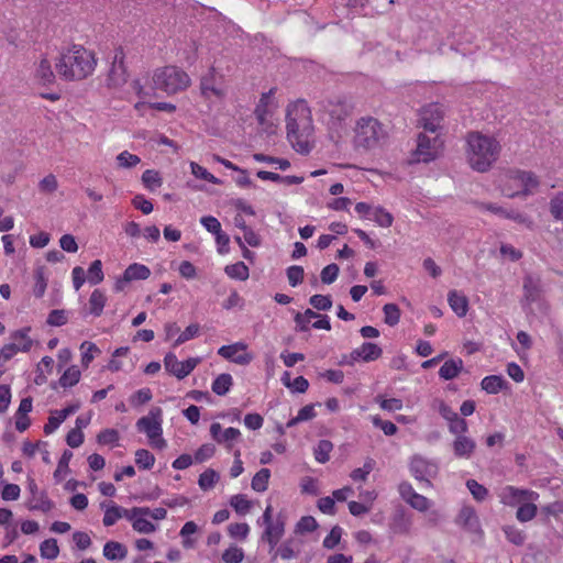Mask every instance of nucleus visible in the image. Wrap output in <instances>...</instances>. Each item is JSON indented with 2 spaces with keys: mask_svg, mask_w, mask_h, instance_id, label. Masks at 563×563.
<instances>
[{
  "mask_svg": "<svg viewBox=\"0 0 563 563\" xmlns=\"http://www.w3.org/2000/svg\"><path fill=\"white\" fill-rule=\"evenodd\" d=\"M287 139L291 146L300 154H309L311 145L308 136L311 133L310 110L303 101L295 106V109L288 107L286 114Z\"/></svg>",
  "mask_w": 563,
  "mask_h": 563,
  "instance_id": "f257e3e1",
  "label": "nucleus"
},
{
  "mask_svg": "<svg viewBox=\"0 0 563 563\" xmlns=\"http://www.w3.org/2000/svg\"><path fill=\"white\" fill-rule=\"evenodd\" d=\"M467 144L471 167L479 173L489 170L499 156V143L494 137L472 132L468 134Z\"/></svg>",
  "mask_w": 563,
  "mask_h": 563,
  "instance_id": "f03ea898",
  "label": "nucleus"
},
{
  "mask_svg": "<svg viewBox=\"0 0 563 563\" xmlns=\"http://www.w3.org/2000/svg\"><path fill=\"white\" fill-rule=\"evenodd\" d=\"M93 55L82 46L73 48L60 55L56 69L60 76L68 80H80L90 75L95 68Z\"/></svg>",
  "mask_w": 563,
  "mask_h": 563,
  "instance_id": "7ed1b4c3",
  "label": "nucleus"
},
{
  "mask_svg": "<svg viewBox=\"0 0 563 563\" xmlns=\"http://www.w3.org/2000/svg\"><path fill=\"white\" fill-rule=\"evenodd\" d=\"M354 132L355 148L364 151L377 147L380 140L386 136L382 123L373 117L358 119Z\"/></svg>",
  "mask_w": 563,
  "mask_h": 563,
  "instance_id": "20e7f679",
  "label": "nucleus"
},
{
  "mask_svg": "<svg viewBox=\"0 0 563 563\" xmlns=\"http://www.w3.org/2000/svg\"><path fill=\"white\" fill-rule=\"evenodd\" d=\"M153 85L155 89L174 95L185 90L190 85V77L185 70L176 66H165L155 70Z\"/></svg>",
  "mask_w": 563,
  "mask_h": 563,
  "instance_id": "39448f33",
  "label": "nucleus"
},
{
  "mask_svg": "<svg viewBox=\"0 0 563 563\" xmlns=\"http://www.w3.org/2000/svg\"><path fill=\"white\" fill-rule=\"evenodd\" d=\"M319 109L330 117L332 128L341 126L354 110V103L345 96H334L320 100Z\"/></svg>",
  "mask_w": 563,
  "mask_h": 563,
  "instance_id": "423d86ee",
  "label": "nucleus"
},
{
  "mask_svg": "<svg viewBox=\"0 0 563 563\" xmlns=\"http://www.w3.org/2000/svg\"><path fill=\"white\" fill-rule=\"evenodd\" d=\"M444 142L439 136H428L426 133H419L417 136V147L411 153L410 164L430 163L437 159L443 150Z\"/></svg>",
  "mask_w": 563,
  "mask_h": 563,
  "instance_id": "0eeeda50",
  "label": "nucleus"
},
{
  "mask_svg": "<svg viewBox=\"0 0 563 563\" xmlns=\"http://www.w3.org/2000/svg\"><path fill=\"white\" fill-rule=\"evenodd\" d=\"M31 327H24L11 333L13 341L24 340L23 345H19L14 342L5 344L0 350V365L10 361L19 351L29 352L33 345L32 339L29 336Z\"/></svg>",
  "mask_w": 563,
  "mask_h": 563,
  "instance_id": "6e6552de",
  "label": "nucleus"
},
{
  "mask_svg": "<svg viewBox=\"0 0 563 563\" xmlns=\"http://www.w3.org/2000/svg\"><path fill=\"white\" fill-rule=\"evenodd\" d=\"M410 472L421 484V488H429L432 486L430 478L437 475L438 467L426 459L415 455L410 462Z\"/></svg>",
  "mask_w": 563,
  "mask_h": 563,
  "instance_id": "1a4fd4ad",
  "label": "nucleus"
},
{
  "mask_svg": "<svg viewBox=\"0 0 563 563\" xmlns=\"http://www.w3.org/2000/svg\"><path fill=\"white\" fill-rule=\"evenodd\" d=\"M221 76H217L216 68L211 66L206 75L200 79V93L206 100H223L225 90L221 87Z\"/></svg>",
  "mask_w": 563,
  "mask_h": 563,
  "instance_id": "9d476101",
  "label": "nucleus"
},
{
  "mask_svg": "<svg viewBox=\"0 0 563 563\" xmlns=\"http://www.w3.org/2000/svg\"><path fill=\"white\" fill-rule=\"evenodd\" d=\"M136 429L147 435L148 440L159 438L163 433L162 429V409L159 407L152 408L147 416L141 417L136 421Z\"/></svg>",
  "mask_w": 563,
  "mask_h": 563,
  "instance_id": "9b49d317",
  "label": "nucleus"
},
{
  "mask_svg": "<svg viewBox=\"0 0 563 563\" xmlns=\"http://www.w3.org/2000/svg\"><path fill=\"white\" fill-rule=\"evenodd\" d=\"M199 362V357H189L185 362H179L176 355L172 352L167 353L164 357L165 369L178 379H183L188 376L196 368Z\"/></svg>",
  "mask_w": 563,
  "mask_h": 563,
  "instance_id": "f8f14e48",
  "label": "nucleus"
},
{
  "mask_svg": "<svg viewBox=\"0 0 563 563\" xmlns=\"http://www.w3.org/2000/svg\"><path fill=\"white\" fill-rule=\"evenodd\" d=\"M443 118V106L438 102H432L421 109L419 123L426 131L434 133L440 128Z\"/></svg>",
  "mask_w": 563,
  "mask_h": 563,
  "instance_id": "ddd939ff",
  "label": "nucleus"
},
{
  "mask_svg": "<svg viewBox=\"0 0 563 563\" xmlns=\"http://www.w3.org/2000/svg\"><path fill=\"white\" fill-rule=\"evenodd\" d=\"M151 271L143 264L133 263L129 265L123 275L119 277L114 284L117 292L123 291L126 285L133 280H145L150 277Z\"/></svg>",
  "mask_w": 563,
  "mask_h": 563,
  "instance_id": "4468645a",
  "label": "nucleus"
},
{
  "mask_svg": "<svg viewBox=\"0 0 563 563\" xmlns=\"http://www.w3.org/2000/svg\"><path fill=\"white\" fill-rule=\"evenodd\" d=\"M124 52L122 47L115 49V55L111 69L108 74V86L109 87H121L128 80V73L124 65Z\"/></svg>",
  "mask_w": 563,
  "mask_h": 563,
  "instance_id": "2eb2a0df",
  "label": "nucleus"
},
{
  "mask_svg": "<svg viewBox=\"0 0 563 563\" xmlns=\"http://www.w3.org/2000/svg\"><path fill=\"white\" fill-rule=\"evenodd\" d=\"M539 497L538 493L528 490V489H520L516 488L514 486H507L504 488L501 494V500L504 504L507 505H517V504H523L526 501H532L536 500Z\"/></svg>",
  "mask_w": 563,
  "mask_h": 563,
  "instance_id": "dca6fc26",
  "label": "nucleus"
},
{
  "mask_svg": "<svg viewBox=\"0 0 563 563\" xmlns=\"http://www.w3.org/2000/svg\"><path fill=\"white\" fill-rule=\"evenodd\" d=\"M285 525H286V517L279 512L276 517L275 522L267 525L265 527V530L262 534V540L267 541L271 551L275 549L279 540L282 539L284 532H285Z\"/></svg>",
  "mask_w": 563,
  "mask_h": 563,
  "instance_id": "f3484780",
  "label": "nucleus"
},
{
  "mask_svg": "<svg viewBox=\"0 0 563 563\" xmlns=\"http://www.w3.org/2000/svg\"><path fill=\"white\" fill-rule=\"evenodd\" d=\"M246 344L238 342L230 345H223L218 350V354L223 358L230 360L239 365H247L253 360V356L249 353L236 355L239 351L246 350Z\"/></svg>",
  "mask_w": 563,
  "mask_h": 563,
  "instance_id": "a211bd4d",
  "label": "nucleus"
},
{
  "mask_svg": "<svg viewBox=\"0 0 563 563\" xmlns=\"http://www.w3.org/2000/svg\"><path fill=\"white\" fill-rule=\"evenodd\" d=\"M511 178L515 181H518L522 185V189L516 192H507L505 194L507 197L514 198L517 196H528L530 195V188L538 186V180L536 176L530 172L515 170L511 172Z\"/></svg>",
  "mask_w": 563,
  "mask_h": 563,
  "instance_id": "6ab92c4d",
  "label": "nucleus"
},
{
  "mask_svg": "<svg viewBox=\"0 0 563 563\" xmlns=\"http://www.w3.org/2000/svg\"><path fill=\"white\" fill-rule=\"evenodd\" d=\"M80 408V402L70 404L62 410H56L55 416L48 418L47 423L44 426L45 434L53 433L70 415L75 413Z\"/></svg>",
  "mask_w": 563,
  "mask_h": 563,
  "instance_id": "aec40b11",
  "label": "nucleus"
},
{
  "mask_svg": "<svg viewBox=\"0 0 563 563\" xmlns=\"http://www.w3.org/2000/svg\"><path fill=\"white\" fill-rule=\"evenodd\" d=\"M453 452L456 457L470 459L476 449V442L466 437L465 433L457 434L452 443Z\"/></svg>",
  "mask_w": 563,
  "mask_h": 563,
  "instance_id": "412c9836",
  "label": "nucleus"
},
{
  "mask_svg": "<svg viewBox=\"0 0 563 563\" xmlns=\"http://www.w3.org/2000/svg\"><path fill=\"white\" fill-rule=\"evenodd\" d=\"M457 523L472 533H481V525L474 508L465 506L460 510Z\"/></svg>",
  "mask_w": 563,
  "mask_h": 563,
  "instance_id": "4be33fe9",
  "label": "nucleus"
},
{
  "mask_svg": "<svg viewBox=\"0 0 563 563\" xmlns=\"http://www.w3.org/2000/svg\"><path fill=\"white\" fill-rule=\"evenodd\" d=\"M523 299L528 303L536 302L539 300L541 295V282L539 278L532 275H527L523 278Z\"/></svg>",
  "mask_w": 563,
  "mask_h": 563,
  "instance_id": "5701e85b",
  "label": "nucleus"
},
{
  "mask_svg": "<svg viewBox=\"0 0 563 563\" xmlns=\"http://www.w3.org/2000/svg\"><path fill=\"white\" fill-rule=\"evenodd\" d=\"M448 301L451 309L459 316L464 317L468 311V299L465 295L457 290H450L448 294Z\"/></svg>",
  "mask_w": 563,
  "mask_h": 563,
  "instance_id": "b1692460",
  "label": "nucleus"
},
{
  "mask_svg": "<svg viewBox=\"0 0 563 563\" xmlns=\"http://www.w3.org/2000/svg\"><path fill=\"white\" fill-rule=\"evenodd\" d=\"M463 369V361L461 358H451L444 362L439 369V376L444 380H451L459 376Z\"/></svg>",
  "mask_w": 563,
  "mask_h": 563,
  "instance_id": "393cba45",
  "label": "nucleus"
},
{
  "mask_svg": "<svg viewBox=\"0 0 563 563\" xmlns=\"http://www.w3.org/2000/svg\"><path fill=\"white\" fill-rule=\"evenodd\" d=\"M103 555L109 561H121L128 555V549L118 541H108L103 545Z\"/></svg>",
  "mask_w": 563,
  "mask_h": 563,
  "instance_id": "a878e982",
  "label": "nucleus"
},
{
  "mask_svg": "<svg viewBox=\"0 0 563 563\" xmlns=\"http://www.w3.org/2000/svg\"><path fill=\"white\" fill-rule=\"evenodd\" d=\"M507 380L501 375H489L483 378L481 386L487 394H498L506 388Z\"/></svg>",
  "mask_w": 563,
  "mask_h": 563,
  "instance_id": "bb28decb",
  "label": "nucleus"
},
{
  "mask_svg": "<svg viewBox=\"0 0 563 563\" xmlns=\"http://www.w3.org/2000/svg\"><path fill=\"white\" fill-rule=\"evenodd\" d=\"M35 77L38 80V82L44 86L51 85L54 82L55 75L52 69L51 63L46 58H43L40 62V64L36 68V71H35Z\"/></svg>",
  "mask_w": 563,
  "mask_h": 563,
  "instance_id": "cd10ccee",
  "label": "nucleus"
},
{
  "mask_svg": "<svg viewBox=\"0 0 563 563\" xmlns=\"http://www.w3.org/2000/svg\"><path fill=\"white\" fill-rule=\"evenodd\" d=\"M100 506L106 509L102 520L106 527L113 526L121 518V514H124V508L115 504L108 506L106 501H102Z\"/></svg>",
  "mask_w": 563,
  "mask_h": 563,
  "instance_id": "c85d7f7f",
  "label": "nucleus"
},
{
  "mask_svg": "<svg viewBox=\"0 0 563 563\" xmlns=\"http://www.w3.org/2000/svg\"><path fill=\"white\" fill-rule=\"evenodd\" d=\"M233 385V378L230 374H220L212 383L211 389L218 396H224Z\"/></svg>",
  "mask_w": 563,
  "mask_h": 563,
  "instance_id": "c756f323",
  "label": "nucleus"
},
{
  "mask_svg": "<svg viewBox=\"0 0 563 563\" xmlns=\"http://www.w3.org/2000/svg\"><path fill=\"white\" fill-rule=\"evenodd\" d=\"M107 298L104 294L99 289H95L89 298V312L95 317L101 316Z\"/></svg>",
  "mask_w": 563,
  "mask_h": 563,
  "instance_id": "7c9ffc66",
  "label": "nucleus"
},
{
  "mask_svg": "<svg viewBox=\"0 0 563 563\" xmlns=\"http://www.w3.org/2000/svg\"><path fill=\"white\" fill-rule=\"evenodd\" d=\"M358 349L362 355V361L364 362L376 361L383 354L382 347L372 342H364Z\"/></svg>",
  "mask_w": 563,
  "mask_h": 563,
  "instance_id": "2f4dec72",
  "label": "nucleus"
},
{
  "mask_svg": "<svg viewBox=\"0 0 563 563\" xmlns=\"http://www.w3.org/2000/svg\"><path fill=\"white\" fill-rule=\"evenodd\" d=\"M225 274L238 280H246L250 276L249 267L244 264V262H236L231 265H227L224 268Z\"/></svg>",
  "mask_w": 563,
  "mask_h": 563,
  "instance_id": "473e14b6",
  "label": "nucleus"
},
{
  "mask_svg": "<svg viewBox=\"0 0 563 563\" xmlns=\"http://www.w3.org/2000/svg\"><path fill=\"white\" fill-rule=\"evenodd\" d=\"M81 373L76 365L68 367L58 379L59 386L67 388L73 387L80 380Z\"/></svg>",
  "mask_w": 563,
  "mask_h": 563,
  "instance_id": "72a5a7b5",
  "label": "nucleus"
},
{
  "mask_svg": "<svg viewBox=\"0 0 563 563\" xmlns=\"http://www.w3.org/2000/svg\"><path fill=\"white\" fill-rule=\"evenodd\" d=\"M295 543L296 541L294 539H287L277 548L273 558L279 556L285 561L296 558L299 550H295Z\"/></svg>",
  "mask_w": 563,
  "mask_h": 563,
  "instance_id": "f704fd0d",
  "label": "nucleus"
},
{
  "mask_svg": "<svg viewBox=\"0 0 563 563\" xmlns=\"http://www.w3.org/2000/svg\"><path fill=\"white\" fill-rule=\"evenodd\" d=\"M271 471L268 468H261L252 478L251 486L255 492L263 493L268 487Z\"/></svg>",
  "mask_w": 563,
  "mask_h": 563,
  "instance_id": "c9c22d12",
  "label": "nucleus"
},
{
  "mask_svg": "<svg viewBox=\"0 0 563 563\" xmlns=\"http://www.w3.org/2000/svg\"><path fill=\"white\" fill-rule=\"evenodd\" d=\"M41 556L48 560H54L59 554L57 540L54 538L44 540L40 545Z\"/></svg>",
  "mask_w": 563,
  "mask_h": 563,
  "instance_id": "e433bc0d",
  "label": "nucleus"
},
{
  "mask_svg": "<svg viewBox=\"0 0 563 563\" xmlns=\"http://www.w3.org/2000/svg\"><path fill=\"white\" fill-rule=\"evenodd\" d=\"M35 285L33 294L36 298H42L45 294L47 282L45 278V267L38 266L34 272Z\"/></svg>",
  "mask_w": 563,
  "mask_h": 563,
  "instance_id": "4c0bfd02",
  "label": "nucleus"
},
{
  "mask_svg": "<svg viewBox=\"0 0 563 563\" xmlns=\"http://www.w3.org/2000/svg\"><path fill=\"white\" fill-rule=\"evenodd\" d=\"M379 227L389 228L393 224L394 217L382 207H375L371 217Z\"/></svg>",
  "mask_w": 563,
  "mask_h": 563,
  "instance_id": "58836bf2",
  "label": "nucleus"
},
{
  "mask_svg": "<svg viewBox=\"0 0 563 563\" xmlns=\"http://www.w3.org/2000/svg\"><path fill=\"white\" fill-rule=\"evenodd\" d=\"M218 481L219 474L212 468H207L200 474L198 485L202 490H208L212 488Z\"/></svg>",
  "mask_w": 563,
  "mask_h": 563,
  "instance_id": "ea45409f",
  "label": "nucleus"
},
{
  "mask_svg": "<svg viewBox=\"0 0 563 563\" xmlns=\"http://www.w3.org/2000/svg\"><path fill=\"white\" fill-rule=\"evenodd\" d=\"M537 510L538 508L533 503L526 501L518 507L516 517L519 521L527 522L536 517Z\"/></svg>",
  "mask_w": 563,
  "mask_h": 563,
  "instance_id": "a19ab883",
  "label": "nucleus"
},
{
  "mask_svg": "<svg viewBox=\"0 0 563 563\" xmlns=\"http://www.w3.org/2000/svg\"><path fill=\"white\" fill-rule=\"evenodd\" d=\"M384 321L386 324L394 327L400 320V309L396 303H386L383 307Z\"/></svg>",
  "mask_w": 563,
  "mask_h": 563,
  "instance_id": "79ce46f5",
  "label": "nucleus"
},
{
  "mask_svg": "<svg viewBox=\"0 0 563 563\" xmlns=\"http://www.w3.org/2000/svg\"><path fill=\"white\" fill-rule=\"evenodd\" d=\"M135 463L140 468L150 470L155 463V456L146 449L135 452Z\"/></svg>",
  "mask_w": 563,
  "mask_h": 563,
  "instance_id": "37998d69",
  "label": "nucleus"
},
{
  "mask_svg": "<svg viewBox=\"0 0 563 563\" xmlns=\"http://www.w3.org/2000/svg\"><path fill=\"white\" fill-rule=\"evenodd\" d=\"M333 444L329 440H320L314 449V457L319 463H325L330 459Z\"/></svg>",
  "mask_w": 563,
  "mask_h": 563,
  "instance_id": "c03bdc74",
  "label": "nucleus"
},
{
  "mask_svg": "<svg viewBox=\"0 0 563 563\" xmlns=\"http://www.w3.org/2000/svg\"><path fill=\"white\" fill-rule=\"evenodd\" d=\"M230 505L239 515H245L251 509V501L243 494H238L231 497Z\"/></svg>",
  "mask_w": 563,
  "mask_h": 563,
  "instance_id": "a18cd8bd",
  "label": "nucleus"
},
{
  "mask_svg": "<svg viewBox=\"0 0 563 563\" xmlns=\"http://www.w3.org/2000/svg\"><path fill=\"white\" fill-rule=\"evenodd\" d=\"M448 426L449 431L455 435L466 433L468 431V424L466 420L460 417L456 412L452 418L448 420Z\"/></svg>",
  "mask_w": 563,
  "mask_h": 563,
  "instance_id": "49530a36",
  "label": "nucleus"
},
{
  "mask_svg": "<svg viewBox=\"0 0 563 563\" xmlns=\"http://www.w3.org/2000/svg\"><path fill=\"white\" fill-rule=\"evenodd\" d=\"M503 531L507 540L517 547L522 545L526 541V534L515 526H504Z\"/></svg>",
  "mask_w": 563,
  "mask_h": 563,
  "instance_id": "de8ad7c7",
  "label": "nucleus"
},
{
  "mask_svg": "<svg viewBox=\"0 0 563 563\" xmlns=\"http://www.w3.org/2000/svg\"><path fill=\"white\" fill-rule=\"evenodd\" d=\"M102 263L100 260L93 261L88 268V282L91 285H98L103 280Z\"/></svg>",
  "mask_w": 563,
  "mask_h": 563,
  "instance_id": "09e8293b",
  "label": "nucleus"
},
{
  "mask_svg": "<svg viewBox=\"0 0 563 563\" xmlns=\"http://www.w3.org/2000/svg\"><path fill=\"white\" fill-rule=\"evenodd\" d=\"M30 510H41L42 512H48L54 508V503L47 498L45 492L40 493V497L36 503L30 501L27 504Z\"/></svg>",
  "mask_w": 563,
  "mask_h": 563,
  "instance_id": "8fccbe9b",
  "label": "nucleus"
},
{
  "mask_svg": "<svg viewBox=\"0 0 563 563\" xmlns=\"http://www.w3.org/2000/svg\"><path fill=\"white\" fill-rule=\"evenodd\" d=\"M71 457H73L71 451L65 450L63 452V454L58 461L57 468L55 470L54 475H53L56 482L62 481V473L67 474L70 471L68 464H69V461Z\"/></svg>",
  "mask_w": 563,
  "mask_h": 563,
  "instance_id": "3c124183",
  "label": "nucleus"
},
{
  "mask_svg": "<svg viewBox=\"0 0 563 563\" xmlns=\"http://www.w3.org/2000/svg\"><path fill=\"white\" fill-rule=\"evenodd\" d=\"M309 303L319 311H328L332 307V299L329 295H313L310 297Z\"/></svg>",
  "mask_w": 563,
  "mask_h": 563,
  "instance_id": "603ef678",
  "label": "nucleus"
},
{
  "mask_svg": "<svg viewBox=\"0 0 563 563\" xmlns=\"http://www.w3.org/2000/svg\"><path fill=\"white\" fill-rule=\"evenodd\" d=\"M318 527H319V525L312 516H303L297 522L295 532L296 533L312 532V531L317 530Z\"/></svg>",
  "mask_w": 563,
  "mask_h": 563,
  "instance_id": "864d4df0",
  "label": "nucleus"
},
{
  "mask_svg": "<svg viewBox=\"0 0 563 563\" xmlns=\"http://www.w3.org/2000/svg\"><path fill=\"white\" fill-rule=\"evenodd\" d=\"M253 158L260 163L277 164L282 170H286L287 168L290 167V163L288 159L268 156L262 153H255L253 155Z\"/></svg>",
  "mask_w": 563,
  "mask_h": 563,
  "instance_id": "5fc2aeb1",
  "label": "nucleus"
},
{
  "mask_svg": "<svg viewBox=\"0 0 563 563\" xmlns=\"http://www.w3.org/2000/svg\"><path fill=\"white\" fill-rule=\"evenodd\" d=\"M466 487L477 501H483L488 495L487 488L475 479H468L466 482Z\"/></svg>",
  "mask_w": 563,
  "mask_h": 563,
  "instance_id": "6e6d98bb",
  "label": "nucleus"
},
{
  "mask_svg": "<svg viewBox=\"0 0 563 563\" xmlns=\"http://www.w3.org/2000/svg\"><path fill=\"white\" fill-rule=\"evenodd\" d=\"M286 274L290 286L296 287L302 283L305 271L301 266L292 265L287 268Z\"/></svg>",
  "mask_w": 563,
  "mask_h": 563,
  "instance_id": "4d7b16f0",
  "label": "nucleus"
},
{
  "mask_svg": "<svg viewBox=\"0 0 563 563\" xmlns=\"http://www.w3.org/2000/svg\"><path fill=\"white\" fill-rule=\"evenodd\" d=\"M342 528L340 526H334L331 529L330 533L324 538L323 547L329 550L334 549L339 544L342 538Z\"/></svg>",
  "mask_w": 563,
  "mask_h": 563,
  "instance_id": "13d9d810",
  "label": "nucleus"
},
{
  "mask_svg": "<svg viewBox=\"0 0 563 563\" xmlns=\"http://www.w3.org/2000/svg\"><path fill=\"white\" fill-rule=\"evenodd\" d=\"M80 347L85 350L81 357L82 366L88 367L93 360V353H100V350L95 343L88 341H85Z\"/></svg>",
  "mask_w": 563,
  "mask_h": 563,
  "instance_id": "bf43d9fd",
  "label": "nucleus"
},
{
  "mask_svg": "<svg viewBox=\"0 0 563 563\" xmlns=\"http://www.w3.org/2000/svg\"><path fill=\"white\" fill-rule=\"evenodd\" d=\"M550 212L555 219L563 220V191L558 192L551 199Z\"/></svg>",
  "mask_w": 563,
  "mask_h": 563,
  "instance_id": "052dcab7",
  "label": "nucleus"
},
{
  "mask_svg": "<svg viewBox=\"0 0 563 563\" xmlns=\"http://www.w3.org/2000/svg\"><path fill=\"white\" fill-rule=\"evenodd\" d=\"M244 558V552L241 548L230 547L222 554V560L225 563H241Z\"/></svg>",
  "mask_w": 563,
  "mask_h": 563,
  "instance_id": "680f3d73",
  "label": "nucleus"
},
{
  "mask_svg": "<svg viewBox=\"0 0 563 563\" xmlns=\"http://www.w3.org/2000/svg\"><path fill=\"white\" fill-rule=\"evenodd\" d=\"M374 465H375L374 460L368 459L364 463L363 467H358V468H355L354 471H352L351 478L353 481H365L367 475L373 471Z\"/></svg>",
  "mask_w": 563,
  "mask_h": 563,
  "instance_id": "e2e57ef3",
  "label": "nucleus"
},
{
  "mask_svg": "<svg viewBox=\"0 0 563 563\" xmlns=\"http://www.w3.org/2000/svg\"><path fill=\"white\" fill-rule=\"evenodd\" d=\"M142 181L145 185V187H147L152 190L162 185V179H161L158 173L155 170H152V169H146L143 173Z\"/></svg>",
  "mask_w": 563,
  "mask_h": 563,
  "instance_id": "0e129e2a",
  "label": "nucleus"
},
{
  "mask_svg": "<svg viewBox=\"0 0 563 563\" xmlns=\"http://www.w3.org/2000/svg\"><path fill=\"white\" fill-rule=\"evenodd\" d=\"M340 268L336 264L332 263L327 265L320 274L321 280L323 284H332L335 282L339 275Z\"/></svg>",
  "mask_w": 563,
  "mask_h": 563,
  "instance_id": "69168bd1",
  "label": "nucleus"
},
{
  "mask_svg": "<svg viewBox=\"0 0 563 563\" xmlns=\"http://www.w3.org/2000/svg\"><path fill=\"white\" fill-rule=\"evenodd\" d=\"M117 161L120 167L131 168L137 165L141 159L139 156L124 151L118 155Z\"/></svg>",
  "mask_w": 563,
  "mask_h": 563,
  "instance_id": "338daca9",
  "label": "nucleus"
},
{
  "mask_svg": "<svg viewBox=\"0 0 563 563\" xmlns=\"http://www.w3.org/2000/svg\"><path fill=\"white\" fill-rule=\"evenodd\" d=\"M46 322L53 327H60L67 323V312L63 309L52 310Z\"/></svg>",
  "mask_w": 563,
  "mask_h": 563,
  "instance_id": "774afa93",
  "label": "nucleus"
}]
</instances>
